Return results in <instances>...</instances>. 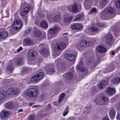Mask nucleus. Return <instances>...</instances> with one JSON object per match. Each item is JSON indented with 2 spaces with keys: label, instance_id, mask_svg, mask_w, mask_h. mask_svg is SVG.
Masks as SVG:
<instances>
[{
  "label": "nucleus",
  "instance_id": "1",
  "mask_svg": "<svg viewBox=\"0 0 120 120\" xmlns=\"http://www.w3.org/2000/svg\"><path fill=\"white\" fill-rule=\"evenodd\" d=\"M102 17L108 20L115 16V10L112 8H105L104 11L101 13Z\"/></svg>",
  "mask_w": 120,
  "mask_h": 120
},
{
  "label": "nucleus",
  "instance_id": "2",
  "mask_svg": "<svg viewBox=\"0 0 120 120\" xmlns=\"http://www.w3.org/2000/svg\"><path fill=\"white\" fill-rule=\"evenodd\" d=\"M26 93L28 96L31 98L35 97L38 94L37 90L34 89H28L26 90Z\"/></svg>",
  "mask_w": 120,
  "mask_h": 120
},
{
  "label": "nucleus",
  "instance_id": "3",
  "mask_svg": "<svg viewBox=\"0 0 120 120\" xmlns=\"http://www.w3.org/2000/svg\"><path fill=\"white\" fill-rule=\"evenodd\" d=\"M23 25V24L21 20H15L13 25V28L14 30H18L21 28Z\"/></svg>",
  "mask_w": 120,
  "mask_h": 120
},
{
  "label": "nucleus",
  "instance_id": "4",
  "mask_svg": "<svg viewBox=\"0 0 120 120\" xmlns=\"http://www.w3.org/2000/svg\"><path fill=\"white\" fill-rule=\"evenodd\" d=\"M37 55V52L35 51L32 49L30 50L28 52L29 59L31 60H34Z\"/></svg>",
  "mask_w": 120,
  "mask_h": 120
},
{
  "label": "nucleus",
  "instance_id": "5",
  "mask_svg": "<svg viewBox=\"0 0 120 120\" xmlns=\"http://www.w3.org/2000/svg\"><path fill=\"white\" fill-rule=\"evenodd\" d=\"M44 74L42 72H40L38 74L33 76L31 79V81H37L41 79L43 76Z\"/></svg>",
  "mask_w": 120,
  "mask_h": 120
},
{
  "label": "nucleus",
  "instance_id": "6",
  "mask_svg": "<svg viewBox=\"0 0 120 120\" xmlns=\"http://www.w3.org/2000/svg\"><path fill=\"white\" fill-rule=\"evenodd\" d=\"M116 111L113 107L110 108L109 110V116L112 120L115 117Z\"/></svg>",
  "mask_w": 120,
  "mask_h": 120
},
{
  "label": "nucleus",
  "instance_id": "7",
  "mask_svg": "<svg viewBox=\"0 0 120 120\" xmlns=\"http://www.w3.org/2000/svg\"><path fill=\"white\" fill-rule=\"evenodd\" d=\"M106 94L109 96L113 95L115 93V89L111 87H108L106 90Z\"/></svg>",
  "mask_w": 120,
  "mask_h": 120
},
{
  "label": "nucleus",
  "instance_id": "8",
  "mask_svg": "<svg viewBox=\"0 0 120 120\" xmlns=\"http://www.w3.org/2000/svg\"><path fill=\"white\" fill-rule=\"evenodd\" d=\"M83 28L82 25L80 24H76L72 25L71 28L73 30L76 29L77 30H80Z\"/></svg>",
  "mask_w": 120,
  "mask_h": 120
},
{
  "label": "nucleus",
  "instance_id": "9",
  "mask_svg": "<svg viewBox=\"0 0 120 120\" xmlns=\"http://www.w3.org/2000/svg\"><path fill=\"white\" fill-rule=\"evenodd\" d=\"M65 58L71 61H73L75 59V57L73 54H67L65 55Z\"/></svg>",
  "mask_w": 120,
  "mask_h": 120
},
{
  "label": "nucleus",
  "instance_id": "10",
  "mask_svg": "<svg viewBox=\"0 0 120 120\" xmlns=\"http://www.w3.org/2000/svg\"><path fill=\"white\" fill-rule=\"evenodd\" d=\"M52 65L46 66L45 68V70L46 73L52 75Z\"/></svg>",
  "mask_w": 120,
  "mask_h": 120
},
{
  "label": "nucleus",
  "instance_id": "11",
  "mask_svg": "<svg viewBox=\"0 0 120 120\" xmlns=\"http://www.w3.org/2000/svg\"><path fill=\"white\" fill-rule=\"evenodd\" d=\"M40 53L41 55L44 57H46L49 55V51L48 49L46 48H45L42 49L40 51Z\"/></svg>",
  "mask_w": 120,
  "mask_h": 120
},
{
  "label": "nucleus",
  "instance_id": "12",
  "mask_svg": "<svg viewBox=\"0 0 120 120\" xmlns=\"http://www.w3.org/2000/svg\"><path fill=\"white\" fill-rule=\"evenodd\" d=\"M107 82L106 81H103L98 85V88L100 90H102L107 85Z\"/></svg>",
  "mask_w": 120,
  "mask_h": 120
},
{
  "label": "nucleus",
  "instance_id": "13",
  "mask_svg": "<svg viewBox=\"0 0 120 120\" xmlns=\"http://www.w3.org/2000/svg\"><path fill=\"white\" fill-rule=\"evenodd\" d=\"M90 42L89 41H86L83 40L80 42V45L81 46L86 47L89 46L90 45Z\"/></svg>",
  "mask_w": 120,
  "mask_h": 120
},
{
  "label": "nucleus",
  "instance_id": "14",
  "mask_svg": "<svg viewBox=\"0 0 120 120\" xmlns=\"http://www.w3.org/2000/svg\"><path fill=\"white\" fill-rule=\"evenodd\" d=\"M112 37L111 35H108L107 36L105 42L108 45H111L112 43Z\"/></svg>",
  "mask_w": 120,
  "mask_h": 120
},
{
  "label": "nucleus",
  "instance_id": "15",
  "mask_svg": "<svg viewBox=\"0 0 120 120\" xmlns=\"http://www.w3.org/2000/svg\"><path fill=\"white\" fill-rule=\"evenodd\" d=\"M108 2L107 0H101L99 3L100 7L101 9L103 8Z\"/></svg>",
  "mask_w": 120,
  "mask_h": 120
},
{
  "label": "nucleus",
  "instance_id": "16",
  "mask_svg": "<svg viewBox=\"0 0 120 120\" xmlns=\"http://www.w3.org/2000/svg\"><path fill=\"white\" fill-rule=\"evenodd\" d=\"M97 51L101 53H103L105 51L106 49L103 46L99 45L98 46L97 48Z\"/></svg>",
  "mask_w": 120,
  "mask_h": 120
},
{
  "label": "nucleus",
  "instance_id": "17",
  "mask_svg": "<svg viewBox=\"0 0 120 120\" xmlns=\"http://www.w3.org/2000/svg\"><path fill=\"white\" fill-rule=\"evenodd\" d=\"M30 8L29 6H27L22 11V12L21 15H24L27 14L29 11Z\"/></svg>",
  "mask_w": 120,
  "mask_h": 120
},
{
  "label": "nucleus",
  "instance_id": "18",
  "mask_svg": "<svg viewBox=\"0 0 120 120\" xmlns=\"http://www.w3.org/2000/svg\"><path fill=\"white\" fill-rule=\"evenodd\" d=\"M78 69L81 71L83 72L85 71V69L83 67L82 63L81 62L77 66Z\"/></svg>",
  "mask_w": 120,
  "mask_h": 120
},
{
  "label": "nucleus",
  "instance_id": "19",
  "mask_svg": "<svg viewBox=\"0 0 120 120\" xmlns=\"http://www.w3.org/2000/svg\"><path fill=\"white\" fill-rule=\"evenodd\" d=\"M59 27L57 25H55L53 28V37L56 36L58 33L57 30L58 29Z\"/></svg>",
  "mask_w": 120,
  "mask_h": 120
},
{
  "label": "nucleus",
  "instance_id": "20",
  "mask_svg": "<svg viewBox=\"0 0 120 120\" xmlns=\"http://www.w3.org/2000/svg\"><path fill=\"white\" fill-rule=\"evenodd\" d=\"M23 62L22 58L21 57H19L16 60L15 63L17 65H20L23 64Z\"/></svg>",
  "mask_w": 120,
  "mask_h": 120
},
{
  "label": "nucleus",
  "instance_id": "21",
  "mask_svg": "<svg viewBox=\"0 0 120 120\" xmlns=\"http://www.w3.org/2000/svg\"><path fill=\"white\" fill-rule=\"evenodd\" d=\"M112 83L118 84L120 83V77H117L113 79L112 80Z\"/></svg>",
  "mask_w": 120,
  "mask_h": 120
},
{
  "label": "nucleus",
  "instance_id": "22",
  "mask_svg": "<svg viewBox=\"0 0 120 120\" xmlns=\"http://www.w3.org/2000/svg\"><path fill=\"white\" fill-rule=\"evenodd\" d=\"M73 76L72 73L71 72H68L66 74V78L68 80L71 79Z\"/></svg>",
  "mask_w": 120,
  "mask_h": 120
},
{
  "label": "nucleus",
  "instance_id": "23",
  "mask_svg": "<svg viewBox=\"0 0 120 120\" xmlns=\"http://www.w3.org/2000/svg\"><path fill=\"white\" fill-rule=\"evenodd\" d=\"M115 66L114 64H110L106 68L107 71H110L113 70L115 68Z\"/></svg>",
  "mask_w": 120,
  "mask_h": 120
},
{
  "label": "nucleus",
  "instance_id": "24",
  "mask_svg": "<svg viewBox=\"0 0 120 120\" xmlns=\"http://www.w3.org/2000/svg\"><path fill=\"white\" fill-rule=\"evenodd\" d=\"M9 115V112L8 111H3L1 114V116L2 118H5L7 117Z\"/></svg>",
  "mask_w": 120,
  "mask_h": 120
},
{
  "label": "nucleus",
  "instance_id": "25",
  "mask_svg": "<svg viewBox=\"0 0 120 120\" xmlns=\"http://www.w3.org/2000/svg\"><path fill=\"white\" fill-rule=\"evenodd\" d=\"M8 35V33L5 32H0V38H3L7 37Z\"/></svg>",
  "mask_w": 120,
  "mask_h": 120
},
{
  "label": "nucleus",
  "instance_id": "26",
  "mask_svg": "<svg viewBox=\"0 0 120 120\" xmlns=\"http://www.w3.org/2000/svg\"><path fill=\"white\" fill-rule=\"evenodd\" d=\"M54 50V51L56 52H58L61 50L59 45L58 43L56 44L55 45Z\"/></svg>",
  "mask_w": 120,
  "mask_h": 120
},
{
  "label": "nucleus",
  "instance_id": "27",
  "mask_svg": "<svg viewBox=\"0 0 120 120\" xmlns=\"http://www.w3.org/2000/svg\"><path fill=\"white\" fill-rule=\"evenodd\" d=\"M78 9L77 8V5L74 4L72 6L71 11L72 12H76L78 11Z\"/></svg>",
  "mask_w": 120,
  "mask_h": 120
},
{
  "label": "nucleus",
  "instance_id": "28",
  "mask_svg": "<svg viewBox=\"0 0 120 120\" xmlns=\"http://www.w3.org/2000/svg\"><path fill=\"white\" fill-rule=\"evenodd\" d=\"M13 104L12 102H8L5 104V106L7 108L11 109L13 107Z\"/></svg>",
  "mask_w": 120,
  "mask_h": 120
},
{
  "label": "nucleus",
  "instance_id": "29",
  "mask_svg": "<svg viewBox=\"0 0 120 120\" xmlns=\"http://www.w3.org/2000/svg\"><path fill=\"white\" fill-rule=\"evenodd\" d=\"M6 96L5 93L3 91L0 92V101L3 100Z\"/></svg>",
  "mask_w": 120,
  "mask_h": 120
},
{
  "label": "nucleus",
  "instance_id": "30",
  "mask_svg": "<svg viewBox=\"0 0 120 120\" xmlns=\"http://www.w3.org/2000/svg\"><path fill=\"white\" fill-rule=\"evenodd\" d=\"M40 25L42 27L44 28L47 27L48 26L47 23L45 21H42L40 23Z\"/></svg>",
  "mask_w": 120,
  "mask_h": 120
},
{
  "label": "nucleus",
  "instance_id": "31",
  "mask_svg": "<svg viewBox=\"0 0 120 120\" xmlns=\"http://www.w3.org/2000/svg\"><path fill=\"white\" fill-rule=\"evenodd\" d=\"M101 99L105 104H107L109 101V100L108 99L104 96H102Z\"/></svg>",
  "mask_w": 120,
  "mask_h": 120
},
{
  "label": "nucleus",
  "instance_id": "32",
  "mask_svg": "<svg viewBox=\"0 0 120 120\" xmlns=\"http://www.w3.org/2000/svg\"><path fill=\"white\" fill-rule=\"evenodd\" d=\"M34 35L36 37H40L41 36V31H36L34 32Z\"/></svg>",
  "mask_w": 120,
  "mask_h": 120
},
{
  "label": "nucleus",
  "instance_id": "33",
  "mask_svg": "<svg viewBox=\"0 0 120 120\" xmlns=\"http://www.w3.org/2000/svg\"><path fill=\"white\" fill-rule=\"evenodd\" d=\"M83 14L82 13H80L77 15L76 16L75 20H78L80 19L83 17Z\"/></svg>",
  "mask_w": 120,
  "mask_h": 120
},
{
  "label": "nucleus",
  "instance_id": "34",
  "mask_svg": "<svg viewBox=\"0 0 120 120\" xmlns=\"http://www.w3.org/2000/svg\"><path fill=\"white\" fill-rule=\"evenodd\" d=\"M65 94L64 93H62L59 96L58 101L59 102H61L62 100L64 98Z\"/></svg>",
  "mask_w": 120,
  "mask_h": 120
},
{
  "label": "nucleus",
  "instance_id": "35",
  "mask_svg": "<svg viewBox=\"0 0 120 120\" xmlns=\"http://www.w3.org/2000/svg\"><path fill=\"white\" fill-rule=\"evenodd\" d=\"M61 50L64 49L66 46V44L64 42L58 43Z\"/></svg>",
  "mask_w": 120,
  "mask_h": 120
},
{
  "label": "nucleus",
  "instance_id": "36",
  "mask_svg": "<svg viewBox=\"0 0 120 120\" xmlns=\"http://www.w3.org/2000/svg\"><path fill=\"white\" fill-rule=\"evenodd\" d=\"M59 67L60 69L62 70H64L66 68L65 64L63 63H60L59 64Z\"/></svg>",
  "mask_w": 120,
  "mask_h": 120
},
{
  "label": "nucleus",
  "instance_id": "37",
  "mask_svg": "<svg viewBox=\"0 0 120 120\" xmlns=\"http://www.w3.org/2000/svg\"><path fill=\"white\" fill-rule=\"evenodd\" d=\"M52 28H50L49 29V32H48V37L50 39L52 38V37L51 35H52Z\"/></svg>",
  "mask_w": 120,
  "mask_h": 120
},
{
  "label": "nucleus",
  "instance_id": "38",
  "mask_svg": "<svg viewBox=\"0 0 120 120\" xmlns=\"http://www.w3.org/2000/svg\"><path fill=\"white\" fill-rule=\"evenodd\" d=\"M90 30L93 33H94V34H92L93 35L94 34H95L94 32L97 31L98 30V29L97 28L94 27H92L90 28Z\"/></svg>",
  "mask_w": 120,
  "mask_h": 120
},
{
  "label": "nucleus",
  "instance_id": "39",
  "mask_svg": "<svg viewBox=\"0 0 120 120\" xmlns=\"http://www.w3.org/2000/svg\"><path fill=\"white\" fill-rule=\"evenodd\" d=\"M14 90V89L12 88H10L7 90V92L8 94H12Z\"/></svg>",
  "mask_w": 120,
  "mask_h": 120
},
{
  "label": "nucleus",
  "instance_id": "40",
  "mask_svg": "<svg viewBox=\"0 0 120 120\" xmlns=\"http://www.w3.org/2000/svg\"><path fill=\"white\" fill-rule=\"evenodd\" d=\"M45 48H44V45L42 44H40L38 46V49L39 51H41L44 49Z\"/></svg>",
  "mask_w": 120,
  "mask_h": 120
},
{
  "label": "nucleus",
  "instance_id": "41",
  "mask_svg": "<svg viewBox=\"0 0 120 120\" xmlns=\"http://www.w3.org/2000/svg\"><path fill=\"white\" fill-rule=\"evenodd\" d=\"M68 106L66 107L65 110L64 111L63 113V115L64 116H66L68 113Z\"/></svg>",
  "mask_w": 120,
  "mask_h": 120
},
{
  "label": "nucleus",
  "instance_id": "42",
  "mask_svg": "<svg viewBox=\"0 0 120 120\" xmlns=\"http://www.w3.org/2000/svg\"><path fill=\"white\" fill-rule=\"evenodd\" d=\"M72 19V16H71L66 19L64 21L65 22H68L71 21Z\"/></svg>",
  "mask_w": 120,
  "mask_h": 120
},
{
  "label": "nucleus",
  "instance_id": "43",
  "mask_svg": "<svg viewBox=\"0 0 120 120\" xmlns=\"http://www.w3.org/2000/svg\"><path fill=\"white\" fill-rule=\"evenodd\" d=\"M59 15H56L54 16L53 18V22H57L59 20Z\"/></svg>",
  "mask_w": 120,
  "mask_h": 120
},
{
  "label": "nucleus",
  "instance_id": "44",
  "mask_svg": "<svg viewBox=\"0 0 120 120\" xmlns=\"http://www.w3.org/2000/svg\"><path fill=\"white\" fill-rule=\"evenodd\" d=\"M92 57L90 56L86 60V62L87 64H89L91 63L92 61Z\"/></svg>",
  "mask_w": 120,
  "mask_h": 120
},
{
  "label": "nucleus",
  "instance_id": "45",
  "mask_svg": "<svg viewBox=\"0 0 120 120\" xmlns=\"http://www.w3.org/2000/svg\"><path fill=\"white\" fill-rule=\"evenodd\" d=\"M7 69L10 71H13V67L12 65H9L7 67Z\"/></svg>",
  "mask_w": 120,
  "mask_h": 120
},
{
  "label": "nucleus",
  "instance_id": "46",
  "mask_svg": "<svg viewBox=\"0 0 120 120\" xmlns=\"http://www.w3.org/2000/svg\"><path fill=\"white\" fill-rule=\"evenodd\" d=\"M28 69L26 67H23L22 69V74L28 71Z\"/></svg>",
  "mask_w": 120,
  "mask_h": 120
},
{
  "label": "nucleus",
  "instance_id": "47",
  "mask_svg": "<svg viewBox=\"0 0 120 120\" xmlns=\"http://www.w3.org/2000/svg\"><path fill=\"white\" fill-rule=\"evenodd\" d=\"M25 41L26 44L29 45H30L31 44V41L30 40L27 39H25Z\"/></svg>",
  "mask_w": 120,
  "mask_h": 120
},
{
  "label": "nucleus",
  "instance_id": "48",
  "mask_svg": "<svg viewBox=\"0 0 120 120\" xmlns=\"http://www.w3.org/2000/svg\"><path fill=\"white\" fill-rule=\"evenodd\" d=\"M116 5L117 8H120V0H119L118 2L116 3Z\"/></svg>",
  "mask_w": 120,
  "mask_h": 120
},
{
  "label": "nucleus",
  "instance_id": "49",
  "mask_svg": "<svg viewBox=\"0 0 120 120\" xmlns=\"http://www.w3.org/2000/svg\"><path fill=\"white\" fill-rule=\"evenodd\" d=\"M97 11V10L96 8H92L90 10V12H91L95 13Z\"/></svg>",
  "mask_w": 120,
  "mask_h": 120
},
{
  "label": "nucleus",
  "instance_id": "50",
  "mask_svg": "<svg viewBox=\"0 0 120 120\" xmlns=\"http://www.w3.org/2000/svg\"><path fill=\"white\" fill-rule=\"evenodd\" d=\"M34 115H30L29 116V120H34Z\"/></svg>",
  "mask_w": 120,
  "mask_h": 120
},
{
  "label": "nucleus",
  "instance_id": "51",
  "mask_svg": "<svg viewBox=\"0 0 120 120\" xmlns=\"http://www.w3.org/2000/svg\"><path fill=\"white\" fill-rule=\"evenodd\" d=\"M13 94L14 95H16L18 93V91L17 90H14V89L13 91Z\"/></svg>",
  "mask_w": 120,
  "mask_h": 120
},
{
  "label": "nucleus",
  "instance_id": "52",
  "mask_svg": "<svg viewBox=\"0 0 120 120\" xmlns=\"http://www.w3.org/2000/svg\"><path fill=\"white\" fill-rule=\"evenodd\" d=\"M97 25L99 27H101L104 26V24H101L100 23H97Z\"/></svg>",
  "mask_w": 120,
  "mask_h": 120
},
{
  "label": "nucleus",
  "instance_id": "53",
  "mask_svg": "<svg viewBox=\"0 0 120 120\" xmlns=\"http://www.w3.org/2000/svg\"><path fill=\"white\" fill-rule=\"evenodd\" d=\"M103 120H110L109 118L107 117H105L103 118Z\"/></svg>",
  "mask_w": 120,
  "mask_h": 120
},
{
  "label": "nucleus",
  "instance_id": "54",
  "mask_svg": "<svg viewBox=\"0 0 120 120\" xmlns=\"http://www.w3.org/2000/svg\"><path fill=\"white\" fill-rule=\"evenodd\" d=\"M22 47H20L18 49L17 51L19 52L22 50Z\"/></svg>",
  "mask_w": 120,
  "mask_h": 120
},
{
  "label": "nucleus",
  "instance_id": "55",
  "mask_svg": "<svg viewBox=\"0 0 120 120\" xmlns=\"http://www.w3.org/2000/svg\"><path fill=\"white\" fill-rule=\"evenodd\" d=\"M39 105H33L32 106V108H36V107H39Z\"/></svg>",
  "mask_w": 120,
  "mask_h": 120
},
{
  "label": "nucleus",
  "instance_id": "56",
  "mask_svg": "<svg viewBox=\"0 0 120 120\" xmlns=\"http://www.w3.org/2000/svg\"><path fill=\"white\" fill-rule=\"evenodd\" d=\"M117 117H118L119 119H120V114H118L116 117L117 118Z\"/></svg>",
  "mask_w": 120,
  "mask_h": 120
},
{
  "label": "nucleus",
  "instance_id": "57",
  "mask_svg": "<svg viewBox=\"0 0 120 120\" xmlns=\"http://www.w3.org/2000/svg\"><path fill=\"white\" fill-rule=\"evenodd\" d=\"M22 109H19L18 111V112H22Z\"/></svg>",
  "mask_w": 120,
  "mask_h": 120
},
{
  "label": "nucleus",
  "instance_id": "58",
  "mask_svg": "<svg viewBox=\"0 0 120 120\" xmlns=\"http://www.w3.org/2000/svg\"><path fill=\"white\" fill-rule=\"evenodd\" d=\"M34 104V103L32 102L30 103L29 104V105L30 106H31L32 105Z\"/></svg>",
  "mask_w": 120,
  "mask_h": 120
},
{
  "label": "nucleus",
  "instance_id": "59",
  "mask_svg": "<svg viewBox=\"0 0 120 120\" xmlns=\"http://www.w3.org/2000/svg\"><path fill=\"white\" fill-rule=\"evenodd\" d=\"M112 55H113L115 54V52L114 51H113L111 53Z\"/></svg>",
  "mask_w": 120,
  "mask_h": 120
},
{
  "label": "nucleus",
  "instance_id": "60",
  "mask_svg": "<svg viewBox=\"0 0 120 120\" xmlns=\"http://www.w3.org/2000/svg\"><path fill=\"white\" fill-rule=\"evenodd\" d=\"M68 34V33H63L62 34V35H67Z\"/></svg>",
  "mask_w": 120,
  "mask_h": 120
},
{
  "label": "nucleus",
  "instance_id": "61",
  "mask_svg": "<svg viewBox=\"0 0 120 120\" xmlns=\"http://www.w3.org/2000/svg\"><path fill=\"white\" fill-rule=\"evenodd\" d=\"M117 14H120V12L119 11H118L117 12Z\"/></svg>",
  "mask_w": 120,
  "mask_h": 120
},
{
  "label": "nucleus",
  "instance_id": "62",
  "mask_svg": "<svg viewBox=\"0 0 120 120\" xmlns=\"http://www.w3.org/2000/svg\"><path fill=\"white\" fill-rule=\"evenodd\" d=\"M119 108H120V102L119 104Z\"/></svg>",
  "mask_w": 120,
  "mask_h": 120
},
{
  "label": "nucleus",
  "instance_id": "63",
  "mask_svg": "<svg viewBox=\"0 0 120 120\" xmlns=\"http://www.w3.org/2000/svg\"><path fill=\"white\" fill-rule=\"evenodd\" d=\"M120 49V46H119L118 48H117V49Z\"/></svg>",
  "mask_w": 120,
  "mask_h": 120
},
{
  "label": "nucleus",
  "instance_id": "64",
  "mask_svg": "<svg viewBox=\"0 0 120 120\" xmlns=\"http://www.w3.org/2000/svg\"><path fill=\"white\" fill-rule=\"evenodd\" d=\"M41 98H42V99L43 98V97H42V96H41Z\"/></svg>",
  "mask_w": 120,
  "mask_h": 120
}]
</instances>
